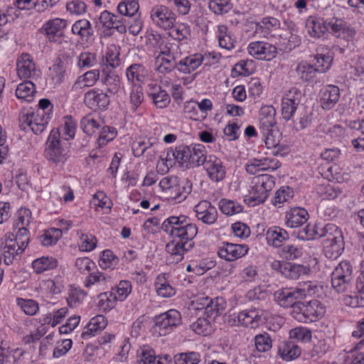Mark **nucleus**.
<instances>
[{
  "mask_svg": "<svg viewBox=\"0 0 364 364\" xmlns=\"http://www.w3.org/2000/svg\"><path fill=\"white\" fill-rule=\"evenodd\" d=\"M275 110L272 107H264L260 111V132L267 149L273 148L272 154L284 156L278 148L280 142V134L276 127Z\"/></svg>",
  "mask_w": 364,
  "mask_h": 364,
  "instance_id": "nucleus-1",
  "label": "nucleus"
},
{
  "mask_svg": "<svg viewBox=\"0 0 364 364\" xmlns=\"http://www.w3.org/2000/svg\"><path fill=\"white\" fill-rule=\"evenodd\" d=\"M50 105V102L48 99H41L39 101L38 106L41 111H38L36 113L31 112V114H23L20 117L21 127L23 130L27 128L30 129L36 135L41 134L46 129L48 123V117L46 116L44 110L47 109Z\"/></svg>",
  "mask_w": 364,
  "mask_h": 364,
  "instance_id": "nucleus-2",
  "label": "nucleus"
},
{
  "mask_svg": "<svg viewBox=\"0 0 364 364\" xmlns=\"http://www.w3.org/2000/svg\"><path fill=\"white\" fill-rule=\"evenodd\" d=\"M45 156L48 161L62 165L68 159V153L61 146L60 132L58 129H53L46 142Z\"/></svg>",
  "mask_w": 364,
  "mask_h": 364,
  "instance_id": "nucleus-3",
  "label": "nucleus"
},
{
  "mask_svg": "<svg viewBox=\"0 0 364 364\" xmlns=\"http://www.w3.org/2000/svg\"><path fill=\"white\" fill-rule=\"evenodd\" d=\"M320 231L324 232L323 237H326L324 245L326 255L336 258L343 250L344 242L341 232L333 224L326 225L323 228L320 229Z\"/></svg>",
  "mask_w": 364,
  "mask_h": 364,
  "instance_id": "nucleus-4",
  "label": "nucleus"
},
{
  "mask_svg": "<svg viewBox=\"0 0 364 364\" xmlns=\"http://www.w3.org/2000/svg\"><path fill=\"white\" fill-rule=\"evenodd\" d=\"M312 291L311 284H304V287L296 288L294 290L289 289H279L274 292V297L279 305L284 308L291 307L294 314V307L304 299Z\"/></svg>",
  "mask_w": 364,
  "mask_h": 364,
  "instance_id": "nucleus-5",
  "label": "nucleus"
},
{
  "mask_svg": "<svg viewBox=\"0 0 364 364\" xmlns=\"http://www.w3.org/2000/svg\"><path fill=\"white\" fill-rule=\"evenodd\" d=\"M353 279V268L348 261L341 262L331 274V284L338 293L346 291Z\"/></svg>",
  "mask_w": 364,
  "mask_h": 364,
  "instance_id": "nucleus-6",
  "label": "nucleus"
},
{
  "mask_svg": "<svg viewBox=\"0 0 364 364\" xmlns=\"http://www.w3.org/2000/svg\"><path fill=\"white\" fill-rule=\"evenodd\" d=\"M181 322V316L179 311L171 309L154 318V331L160 336L169 333L173 328L178 326Z\"/></svg>",
  "mask_w": 364,
  "mask_h": 364,
  "instance_id": "nucleus-7",
  "label": "nucleus"
},
{
  "mask_svg": "<svg viewBox=\"0 0 364 364\" xmlns=\"http://www.w3.org/2000/svg\"><path fill=\"white\" fill-rule=\"evenodd\" d=\"M304 95L295 87H291L285 92L282 99V115L284 119L289 121L292 119L299 105L301 102Z\"/></svg>",
  "mask_w": 364,
  "mask_h": 364,
  "instance_id": "nucleus-8",
  "label": "nucleus"
},
{
  "mask_svg": "<svg viewBox=\"0 0 364 364\" xmlns=\"http://www.w3.org/2000/svg\"><path fill=\"white\" fill-rule=\"evenodd\" d=\"M191 156V147L186 145H179L174 149L171 148L167 151L166 156V166L167 167L178 165L182 168H190V157Z\"/></svg>",
  "mask_w": 364,
  "mask_h": 364,
  "instance_id": "nucleus-9",
  "label": "nucleus"
},
{
  "mask_svg": "<svg viewBox=\"0 0 364 364\" xmlns=\"http://www.w3.org/2000/svg\"><path fill=\"white\" fill-rule=\"evenodd\" d=\"M294 314L312 322L322 317L325 309L319 301L313 299L306 304L299 301L294 307Z\"/></svg>",
  "mask_w": 364,
  "mask_h": 364,
  "instance_id": "nucleus-10",
  "label": "nucleus"
},
{
  "mask_svg": "<svg viewBox=\"0 0 364 364\" xmlns=\"http://www.w3.org/2000/svg\"><path fill=\"white\" fill-rule=\"evenodd\" d=\"M66 26V20L56 18L46 21L39 31L46 35L50 42L60 43V38L64 36V29Z\"/></svg>",
  "mask_w": 364,
  "mask_h": 364,
  "instance_id": "nucleus-11",
  "label": "nucleus"
},
{
  "mask_svg": "<svg viewBox=\"0 0 364 364\" xmlns=\"http://www.w3.org/2000/svg\"><path fill=\"white\" fill-rule=\"evenodd\" d=\"M267 320V314L261 309L244 310L237 315L238 323L250 328H256Z\"/></svg>",
  "mask_w": 364,
  "mask_h": 364,
  "instance_id": "nucleus-12",
  "label": "nucleus"
},
{
  "mask_svg": "<svg viewBox=\"0 0 364 364\" xmlns=\"http://www.w3.org/2000/svg\"><path fill=\"white\" fill-rule=\"evenodd\" d=\"M247 49L252 57L262 60H271L277 53V49L274 46L264 41L252 42Z\"/></svg>",
  "mask_w": 364,
  "mask_h": 364,
  "instance_id": "nucleus-13",
  "label": "nucleus"
},
{
  "mask_svg": "<svg viewBox=\"0 0 364 364\" xmlns=\"http://www.w3.org/2000/svg\"><path fill=\"white\" fill-rule=\"evenodd\" d=\"M152 21L159 27L168 29L173 26L175 22V14L167 6L156 5L151 11Z\"/></svg>",
  "mask_w": 364,
  "mask_h": 364,
  "instance_id": "nucleus-14",
  "label": "nucleus"
},
{
  "mask_svg": "<svg viewBox=\"0 0 364 364\" xmlns=\"http://www.w3.org/2000/svg\"><path fill=\"white\" fill-rule=\"evenodd\" d=\"M84 102L90 109H95L98 108L101 110H105L110 103V97L102 90L92 89L85 94Z\"/></svg>",
  "mask_w": 364,
  "mask_h": 364,
  "instance_id": "nucleus-15",
  "label": "nucleus"
},
{
  "mask_svg": "<svg viewBox=\"0 0 364 364\" xmlns=\"http://www.w3.org/2000/svg\"><path fill=\"white\" fill-rule=\"evenodd\" d=\"M163 192V196L167 200H178L181 202L186 198L191 191V184L185 186L181 183H159Z\"/></svg>",
  "mask_w": 364,
  "mask_h": 364,
  "instance_id": "nucleus-16",
  "label": "nucleus"
},
{
  "mask_svg": "<svg viewBox=\"0 0 364 364\" xmlns=\"http://www.w3.org/2000/svg\"><path fill=\"white\" fill-rule=\"evenodd\" d=\"M326 26L328 32L336 38L341 36L353 37L355 35V31L350 27V24L344 19L336 16L326 18Z\"/></svg>",
  "mask_w": 364,
  "mask_h": 364,
  "instance_id": "nucleus-17",
  "label": "nucleus"
},
{
  "mask_svg": "<svg viewBox=\"0 0 364 364\" xmlns=\"http://www.w3.org/2000/svg\"><path fill=\"white\" fill-rule=\"evenodd\" d=\"M272 266L279 269L284 277L291 279H297L300 276L309 274L310 271L309 267L302 264L287 262H275Z\"/></svg>",
  "mask_w": 364,
  "mask_h": 364,
  "instance_id": "nucleus-18",
  "label": "nucleus"
},
{
  "mask_svg": "<svg viewBox=\"0 0 364 364\" xmlns=\"http://www.w3.org/2000/svg\"><path fill=\"white\" fill-rule=\"evenodd\" d=\"M194 211L197 218L205 224L213 225L217 220V209L208 200L199 202L194 207Z\"/></svg>",
  "mask_w": 364,
  "mask_h": 364,
  "instance_id": "nucleus-19",
  "label": "nucleus"
},
{
  "mask_svg": "<svg viewBox=\"0 0 364 364\" xmlns=\"http://www.w3.org/2000/svg\"><path fill=\"white\" fill-rule=\"evenodd\" d=\"M156 43L160 51L159 55H164L167 58H173L174 60H181L182 52L178 43L166 42L160 35H154Z\"/></svg>",
  "mask_w": 364,
  "mask_h": 364,
  "instance_id": "nucleus-20",
  "label": "nucleus"
},
{
  "mask_svg": "<svg viewBox=\"0 0 364 364\" xmlns=\"http://www.w3.org/2000/svg\"><path fill=\"white\" fill-rule=\"evenodd\" d=\"M248 251V247L245 245H237L227 243L218 250V255L220 258L227 261H233L245 255Z\"/></svg>",
  "mask_w": 364,
  "mask_h": 364,
  "instance_id": "nucleus-21",
  "label": "nucleus"
},
{
  "mask_svg": "<svg viewBox=\"0 0 364 364\" xmlns=\"http://www.w3.org/2000/svg\"><path fill=\"white\" fill-rule=\"evenodd\" d=\"M308 33L313 38L324 37L328 32L326 26V18L319 16H310L306 21Z\"/></svg>",
  "mask_w": 364,
  "mask_h": 364,
  "instance_id": "nucleus-22",
  "label": "nucleus"
},
{
  "mask_svg": "<svg viewBox=\"0 0 364 364\" xmlns=\"http://www.w3.org/2000/svg\"><path fill=\"white\" fill-rule=\"evenodd\" d=\"M183 227L178 228L177 230L172 231L173 237L177 241L184 244H192L194 247L193 238L198 233V228L196 225L190 223L188 221L183 224Z\"/></svg>",
  "mask_w": 364,
  "mask_h": 364,
  "instance_id": "nucleus-23",
  "label": "nucleus"
},
{
  "mask_svg": "<svg viewBox=\"0 0 364 364\" xmlns=\"http://www.w3.org/2000/svg\"><path fill=\"white\" fill-rule=\"evenodd\" d=\"M17 73L21 79L32 77L35 75L36 66L31 55L28 53L22 54L16 63Z\"/></svg>",
  "mask_w": 364,
  "mask_h": 364,
  "instance_id": "nucleus-24",
  "label": "nucleus"
},
{
  "mask_svg": "<svg viewBox=\"0 0 364 364\" xmlns=\"http://www.w3.org/2000/svg\"><path fill=\"white\" fill-rule=\"evenodd\" d=\"M340 98L338 87L329 85L321 91V105L323 109L329 110L338 102Z\"/></svg>",
  "mask_w": 364,
  "mask_h": 364,
  "instance_id": "nucleus-25",
  "label": "nucleus"
},
{
  "mask_svg": "<svg viewBox=\"0 0 364 364\" xmlns=\"http://www.w3.org/2000/svg\"><path fill=\"white\" fill-rule=\"evenodd\" d=\"M309 218L308 212L302 208L295 207L286 213V225L294 228L304 224Z\"/></svg>",
  "mask_w": 364,
  "mask_h": 364,
  "instance_id": "nucleus-26",
  "label": "nucleus"
},
{
  "mask_svg": "<svg viewBox=\"0 0 364 364\" xmlns=\"http://www.w3.org/2000/svg\"><path fill=\"white\" fill-rule=\"evenodd\" d=\"M180 60L158 55L155 58L156 70L161 74H168L177 70L180 72Z\"/></svg>",
  "mask_w": 364,
  "mask_h": 364,
  "instance_id": "nucleus-27",
  "label": "nucleus"
},
{
  "mask_svg": "<svg viewBox=\"0 0 364 364\" xmlns=\"http://www.w3.org/2000/svg\"><path fill=\"white\" fill-rule=\"evenodd\" d=\"M267 183H255L252 187L251 196L245 199V202L250 206L262 203L268 197V189Z\"/></svg>",
  "mask_w": 364,
  "mask_h": 364,
  "instance_id": "nucleus-28",
  "label": "nucleus"
},
{
  "mask_svg": "<svg viewBox=\"0 0 364 364\" xmlns=\"http://www.w3.org/2000/svg\"><path fill=\"white\" fill-rule=\"evenodd\" d=\"M1 249L4 257V262L6 264H10L13 262L15 255L21 254L18 247L14 242V234H9L6 236L5 241L1 243Z\"/></svg>",
  "mask_w": 364,
  "mask_h": 364,
  "instance_id": "nucleus-29",
  "label": "nucleus"
},
{
  "mask_svg": "<svg viewBox=\"0 0 364 364\" xmlns=\"http://www.w3.org/2000/svg\"><path fill=\"white\" fill-rule=\"evenodd\" d=\"M72 33L79 36L82 41L88 42L94 36L90 22L87 19H80L75 22L71 29Z\"/></svg>",
  "mask_w": 364,
  "mask_h": 364,
  "instance_id": "nucleus-30",
  "label": "nucleus"
},
{
  "mask_svg": "<svg viewBox=\"0 0 364 364\" xmlns=\"http://www.w3.org/2000/svg\"><path fill=\"white\" fill-rule=\"evenodd\" d=\"M206 55H195L193 56L181 57L180 60V72L183 73H191L196 70L203 60L206 59Z\"/></svg>",
  "mask_w": 364,
  "mask_h": 364,
  "instance_id": "nucleus-31",
  "label": "nucleus"
},
{
  "mask_svg": "<svg viewBox=\"0 0 364 364\" xmlns=\"http://www.w3.org/2000/svg\"><path fill=\"white\" fill-rule=\"evenodd\" d=\"M193 248L192 244H184L181 242L177 241L176 239L168 242L166 245V250L171 256L176 257L177 262L181 261L183 259V255L185 252H187Z\"/></svg>",
  "mask_w": 364,
  "mask_h": 364,
  "instance_id": "nucleus-32",
  "label": "nucleus"
},
{
  "mask_svg": "<svg viewBox=\"0 0 364 364\" xmlns=\"http://www.w3.org/2000/svg\"><path fill=\"white\" fill-rule=\"evenodd\" d=\"M107 321L104 316L97 315L93 317L82 332L81 336L83 339H87L90 336H95L98 331L105 328Z\"/></svg>",
  "mask_w": 364,
  "mask_h": 364,
  "instance_id": "nucleus-33",
  "label": "nucleus"
},
{
  "mask_svg": "<svg viewBox=\"0 0 364 364\" xmlns=\"http://www.w3.org/2000/svg\"><path fill=\"white\" fill-rule=\"evenodd\" d=\"M278 352L281 358L287 361L292 360L301 354L299 347L291 341L282 343L279 347Z\"/></svg>",
  "mask_w": 364,
  "mask_h": 364,
  "instance_id": "nucleus-34",
  "label": "nucleus"
},
{
  "mask_svg": "<svg viewBox=\"0 0 364 364\" xmlns=\"http://www.w3.org/2000/svg\"><path fill=\"white\" fill-rule=\"evenodd\" d=\"M147 75L145 68L141 64H132L126 70L127 80L136 86L137 83L142 82Z\"/></svg>",
  "mask_w": 364,
  "mask_h": 364,
  "instance_id": "nucleus-35",
  "label": "nucleus"
},
{
  "mask_svg": "<svg viewBox=\"0 0 364 364\" xmlns=\"http://www.w3.org/2000/svg\"><path fill=\"white\" fill-rule=\"evenodd\" d=\"M36 92V86L30 80H25L20 83L16 90V96L18 99L26 102H31Z\"/></svg>",
  "mask_w": 364,
  "mask_h": 364,
  "instance_id": "nucleus-36",
  "label": "nucleus"
},
{
  "mask_svg": "<svg viewBox=\"0 0 364 364\" xmlns=\"http://www.w3.org/2000/svg\"><path fill=\"white\" fill-rule=\"evenodd\" d=\"M288 238V232L280 228L269 229L267 232V242L276 247H282L283 242Z\"/></svg>",
  "mask_w": 364,
  "mask_h": 364,
  "instance_id": "nucleus-37",
  "label": "nucleus"
},
{
  "mask_svg": "<svg viewBox=\"0 0 364 364\" xmlns=\"http://www.w3.org/2000/svg\"><path fill=\"white\" fill-rule=\"evenodd\" d=\"M205 304H203L205 308L204 314L207 318L215 319L224 310L223 304H220V299L216 298L215 300L210 299L208 297L203 298Z\"/></svg>",
  "mask_w": 364,
  "mask_h": 364,
  "instance_id": "nucleus-38",
  "label": "nucleus"
},
{
  "mask_svg": "<svg viewBox=\"0 0 364 364\" xmlns=\"http://www.w3.org/2000/svg\"><path fill=\"white\" fill-rule=\"evenodd\" d=\"M188 217L185 215L169 217L162 223L161 229L173 237V233L172 231L177 230L178 228L183 227V224L188 221Z\"/></svg>",
  "mask_w": 364,
  "mask_h": 364,
  "instance_id": "nucleus-39",
  "label": "nucleus"
},
{
  "mask_svg": "<svg viewBox=\"0 0 364 364\" xmlns=\"http://www.w3.org/2000/svg\"><path fill=\"white\" fill-rule=\"evenodd\" d=\"M102 82L106 87L107 92L112 95L117 94L119 90L120 77L115 72L107 73L102 78Z\"/></svg>",
  "mask_w": 364,
  "mask_h": 364,
  "instance_id": "nucleus-40",
  "label": "nucleus"
},
{
  "mask_svg": "<svg viewBox=\"0 0 364 364\" xmlns=\"http://www.w3.org/2000/svg\"><path fill=\"white\" fill-rule=\"evenodd\" d=\"M115 17V14L109 12L108 11H104L101 13L99 21L97 22L96 26L99 27L100 25L106 28L105 31H103L101 36L103 37H109L112 35V27L114 23V18Z\"/></svg>",
  "mask_w": 364,
  "mask_h": 364,
  "instance_id": "nucleus-41",
  "label": "nucleus"
},
{
  "mask_svg": "<svg viewBox=\"0 0 364 364\" xmlns=\"http://www.w3.org/2000/svg\"><path fill=\"white\" fill-rule=\"evenodd\" d=\"M115 17V14L109 12L108 11H104L101 13L99 21L97 22L96 26L99 27L100 25L106 28L105 31H103L101 36L103 37H109L112 35V27L114 23V18Z\"/></svg>",
  "mask_w": 364,
  "mask_h": 364,
  "instance_id": "nucleus-42",
  "label": "nucleus"
},
{
  "mask_svg": "<svg viewBox=\"0 0 364 364\" xmlns=\"http://www.w3.org/2000/svg\"><path fill=\"white\" fill-rule=\"evenodd\" d=\"M190 168L203 165L206 161V151L204 146L198 144L191 148Z\"/></svg>",
  "mask_w": 364,
  "mask_h": 364,
  "instance_id": "nucleus-43",
  "label": "nucleus"
},
{
  "mask_svg": "<svg viewBox=\"0 0 364 364\" xmlns=\"http://www.w3.org/2000/svg\"><path fill=\"white\" fill-rule=\"evenodd\" d=\"M139 6L136 0H124L120 2L117 6L118 12L129 18L136 17Z\"/></svg>",
  "mask_w": 364,
  "mask_h": 364,
  "instance_id": "nucleus-44",
  "label": "nucleus"
},
{
  "mask_svg": "<svg viewBox=\"0 0 364 364\" xmlns=\"http://www.w3.org/2000/svg\"><path fill=\"white\" fill-rule=\"evenodd\" d=\"M155 287L159 296L171 297L175 294V289L168 284L164 275H159L155 282Z\"/></svg>",
  "mask_w": 364,
  "mask_h": 364,
  "instance_id": "nucleus-45",
  "label": "nucleus"
},
{
  "mask_svg": "<svg viewBox=\"0 0 364 364\" xmlns=\"http://www.w3.org/2000/svg\"><path fill=\"white\" fill-rule=\"evenodd\" d=\"M296 71L299 76V78L304 82L313 80L318 72L314 65L306 63H299Z\"/></svg>",
  "mask_w": 364,
  "mask_h": 364,
  "instance_id": "nucleus-46",
  "label": "nucleus"
},
{
  "mask_svg": "<svg viewBox=\"0 0 364 364\" xmlns=\"http://www.w3.org/2000/svg\"><path fill=\"white\" fill-rule=\"evenodd\" d=\"M58 265V262L53 257H45L37 259L32 263L33 269L37 274H40L44 271L53 269Z\"/></svg>",
  "mask_w": 364,
  "mask_h": 364,
  "instance_id": "nucleus-47",
  "label": "nucleus"
},
{
  "mask_svg": "<svg viewBox=\"0 0 364 364\" xmlns=\"http://www.w3.org/2000/svg\"><path fill=\"white\" fill-rule=\"evenodd\" d=\"M21 10L16 6V1L9 6L6 10L0 8V26L5 25L9 21H14L21 14Z\"/></svg>",
  "mask_w": 364,
  "mask_h": 364,
  "instance_id": "nucleus-48",
  "label": "nucleus"
},
{
  "mask_svg": "<svg viewBox=\"0 0 364 364\" xmlns=\"http://www.w3.org/2000/svg\"><path fill=\"white\" fill-rule=\"evenodd\" d=\"M208 7L217 15L227 14L232 9L230 0H210Z\"/></svg>",
  "mask_w": 364,
  "mask_h": 364,
  "instance_id": "nucleus-49",
  "label": "nucleus"
},
{
  "mask_svg": "<svg viewBox=\"0 0 364 364\" xmlns=\"http://www.w3.org/2000/svg\"><path fill=\"white\" fill-rule=\"evenodd\" d=\"M280 26L279 21L274 17L263 18L259 22L256 23V32H264L268 33L272 30H276Z\"/></svg>",
  "mask_w": 364,
  "mask_h": 364,
  "instance_id": "nucleus-50",
  "label": "nucleus"
},
{
  "mask_svg": "<svg viewBox=\"0 0 364 364\" xmlns=\"http://www.w3.org/2000/svg\"><path fill=\"white\" fill-rule=\"evenodd\" d=\"M219 207L223 213L227 215H232L242 212L243 208L241 205L233 200L221 199L219 202Z\"/></svg>",
  "mask_w": 364,
  "mask_h": 364,
  "instance_id": "nucleus-51",
  "label": "nucleus"
},
{
  "mask_svg": "<svg viewBox=\"0 0 364 364\" xmlns=\"http://www.w3.org/2000/svg\"><path fill=\"white\" fill-rule=\"evenodd\" d=\"M117 296L113 291L101 293L99 295L98 306L104 311L113 309Z\"/></svg>",
  "mask_w": 364,
  "mask_h": 364,
  "instance_id": "nucleus-52",
  "label": "nucleus"
},
{
  "mask_svg": "<svg viewBox=\"0 0 364 364\" xmlns=\"http://www.w3.org/2000/svg\"><path fill=\"white\" fill-rule=\"evenodd\" d=\"M157 90V93H151V97L153 102L158 108L166 107L171 102V98L166 91L161 89V87H154Z\"/></svg>",
  "mask_w": 364,
  "mask_h": 364,
  "instance_id": "nucleus-53",
  "label": "nucleus"
},
{
  "mask_svg": "<svg viewBox=\"0 0 364 364\" xmlns=\"http://www.w3.org/2000/svg\"><path fill=\"white\" fill-rule=\"evenodd\" d=\"M210 178L218 182L223 180L225 176V170L220 161H214L206 168Z\"/></svg>",
  "mask_w": 364,
  "mask_h": 364,
  "instance_id": "nucleus-54",
  "label": "nucleus"
},
{
  "mask_svg": "<svg viewBox=\"0 0 364 364\" xmlns=\"http://www.w3.org/2000/svg\"><path fill=\"white\" fill-rule=\"evenodd\" d=\"M173 358L176 364H198L200 361V355L196 352L178 353Z\"/></svg>",
  "mask_w": 364,
  "mask_h": 364,
  "instance_id": "nucleus-55",
  "label": "nucleus"
},
{
  "mask_svg": "<svg viewBox=\"0 0 364 364\" xmlns=\"http://www.w3.org/2000/svg\"><path fill=\"white\" fill-rule=\"evenodd\" d=\"M317 191L324 199L332 200L336 198L341 193V188L330 183L321 184Z\"/></svg>",
  "mask_w": 364,
  "mask_h": 364,
  "instance_id": "nucleus-56",
  "label": "nucleus"
},
{
  "mask_svg": "<svg viewBox=\"0 0 364 364\" xmlns=\"http://www.w3.org/2000/svg\"><path fill=\"white\" fill-rule=\"evenodd\" d=\"M117 132L113 127L104 126L100 130L97 139L99 146L102 147L109 141H112L117 136Z\"/></svg>",
  "mask_w": 364,
  "mask_h": 364,
  "instance_id": "nucleus-57",
  "label": "nucleus"
},
{
  "mask_svg": "<svg viewBox=\"0 0 364 364\" xmlns=\"http://www.w3.org/2000/svg\"><path fill=\"white\" fill-rule=\"evenodd\" d=\"M155 351L149 346H144L138 354V364H156Z\"/></svg>",
  "mask_w": 364,
  "mask_h": 364,
  "instance_id": "nucleus-58",
  "label": "nucleus"
},
{
  "mask_svg": "<svg viewBox=\"0 0 364 364\" xmlns=\"http://www.w3.org/2000/svg\"><path fill=\"white\" fill-rule=\"evenodd\" d=\"M14 229V230H17L15 237L14 236V242L16 243L17 247H18L20 252H23L29 242V232L27 228L23 227Z\"/></svg>",
  "mask_w": 364,
  "mask_h": 364,
  "instance_id": "nucleus-59",
  "label": "nucleus"
},
{
  "mask_svg": "<svg viewBox=\"0 0 364 364\" xmlns=\"http://www.w3.org/2000/svg\"><path fill=\"white\" fill-rule=\"evenodd\" d=\"M31 212L27 208H20L17 212V219L14 224V228H27L30 224Z\"/></svg>",
  "mask_w": 364,
  "mask_h": 364,
  "instance_id": "nucleus-60",
  "label": "nucleus"
},
{
  "mask_svg": "<svg viewBox=\"0 0 364 364\" xmlns=\"http://www.w3.org/2000/svg\"><path fill=\"white\" fill-rule=\"evenodd\" d=\"M255 344L259 352H265L272 348V339L268 333L258 334L255 338Z\"/></svg>",
  "mask_w": 364,
  "mask_h": 364,
  "instance_id": "nucleus-61",
  "label": "nucleus"
},
{
  "mask_svg": "<svg viewBox=\"0 0 364 364\" xmlns=\"http://www.w3.org/2000/svg\"><path fill=\"white\" fill-rule=\"evenodd\" d=\"M316 63L315 67L320 73H325L328 70L331 66L333 57L330 55L318 54L315 56Z\"/></svg>",
  "mask_w": 364,
  "mask_h": 364,
  "instance_id": "nucleus-62",
  "label": "nucleus"
},
{
  "mask_svg": "<svg viewBox=\"0 0 364 364\" xmlns=\"http://www.w3.org/2000/svg\"><path fill=\"white\" fill-rule=\"evenodd\" d=\"M80 127L85 134L90 136L95 133V129H99L100 125L95 119L87 115L81 119Z\"/></svg>",
  "mask_w": 364,
  "mask_h": 364,
  "instance_id": "nucleus-63",
  "label": "nucleus"
},
{
  "mask_svg": "<svg viewBox=\"0 0 364 364\" xmlns=\"http://www.w3.org/2000/svg\"><path fill=\"white\" fill-rule=\"evenodd\" d=\"M154 144V142L151 139L148 140H135L133 141L132 149L134 155L136 157H139L144 154V153L151 148Z\"/></svg>",
  "mask_w": 364,
  "mask_h": 364,
  "instance_id": "nucleus-64",
  "label": "nucleus"
}]
</instances>
